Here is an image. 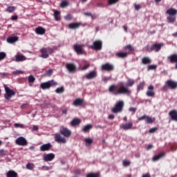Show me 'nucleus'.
Masks as SVG:
<instances>
[{"instance_id": "14", "label": "nucleus", "mask_w": 177, "mask_h": 177, "mask_svg": "<svg viewBox=\"0 0 177 177\" xmlns=\"http://www.w3.org/2000/svg\"><path fill=\"white\" fill-rule=\"evenodd\" d=\"M164 46V43L154 44L151 46L152 52H160L161 50V48Z\"/></svg>"}, {"instance_id": "21", "label": "nucleus", "mask_w": 177, "mask_h": 177, "mask_svg": "<svg viewBox=\"0 0 177 177\" xmlns=\"http://www.w3.org/2000/svg\"><path fill=\"white\" fill-rule=\"evenodd\" d=\"M82 24L80 22L71 23L68 24V28L71 30H77L81 27Z\"/></svg>"}, {"instance_id": "28", "label": "nucleus", "mask_w": 177, "mask_h": 177, "mask_svg": "<svg viewBox=\"0 0 177 177\" xmlns=\"http://www.w3.org/2000/svg\"><path fill=\"white\" fill-rule=\"evenodd\" d=\"M80 124H81V119L80 118H75L71 122V127H77Z\"/></svg>"}, {"instance_id": "38", "label": "nucleus", "mask_w": 177, "mask_h": 177, "mask_svg": "<svg viewBox=\"0 0 177 177\" xmlns=\"http://www.w3.org/2000/svg\"><path fill=\"white\" fill-rule=\"evenodd\" d=\"M54 17H55V20H57V21L60 20V12L57 10H55Z\"/></svg>"}, {"instance_id": "42", "label": "nucleus", "mask_w": 177, "mask_h": 177, "mask_svg": "<svg viewBox=\"0 0 177 177\" xmlns=\"http://www.w3.org/2000/svg\"><path fill=\"white\" fill-rule=\"evenodd\" d=\"M60 133L64 136H67V128H62L60 129Z\"/></svg>"}, {"instance_id": "15", "label": "nucleus", "mask_w": 177, "mask_h": 177, "mask_svg": "<svg viewBox=\"0 0 177 177\" xmlns=\"http://www.w3.org/2000/svg\"><path fill=\"white\" fill-rule=\"evenodd\" d=\"M67 70L71 74H75L77 73V66L72 63L67 64Z\"/></svg>"}, {"instance_id": "27", "label": "nucleus", "mask_w": 177, "mask_h": 177, "mask_svg": "<svg viewBox=\"0 0 177 177\" xmlns=\"http://www.w3.org/2000/svg\"><path fill=\"white\" fill-rule=\"evenodd\" d=\"M162 157H165V153L162 152L156 156H154L152 158V161H158V160H160V158H162Z\"/></svg>"}, {"instance_id": "50", "label": "nucleus", "mask_w": 177, "mask_h": 177, "mask_svg": "<svg viewBox=\"0 0 177 177\" xmlns=\"http://www.w3.org/2000/svg\"><path fill=\"white\" fill-rule=\"evenodd\" d=\"M131 165V161L129 160H123V166L124 167H129Z\"/></svg>"}, {"instance_id": "4", "label": "nucleus", "mask_w": 177, "mask_h": 177, "mask_svg": "<svg viewBox=\"0 0 177 177\" xmlns=\"http://www.w3.org/2000/svg\"><path fill=\"white\" fill-rule=\"evenodd\" d=\"M177 82L172 80H168L165 82V84L163 86V91H168V89H176Z\"/></svg>"}, {"instance_id": "39", "label": "nucleus", "mask_w": 177, "mask_h": 177, "mask_svg": "<svg viewBox=\"0 0 177 177\" xmlns=\"http://www.w3.org/2000/svg\"><path fill=\"white\" fill-rule=\"evenodd\" d=\"M100 174L99 173H88L86 177H100Z\"/></svg>"}, {"instance_id": "52", "label": "nucleus", "mask_w": 177, "mask_h": 177, "mask_svg": "<svg viewBox=\"0 0 177 177\" xmlns=\"http://www.w3.org/2000/svg\"><path fill=\"white\" fill-rule=\"evenodd\" d=\"M24 72H23V71H15L12 72V74H14V75H19V74H23Z\"/></svg>"}, {"instance_id": "25", "label": "nucleus", "mask_w": 177, "mask_h": 177, "mask_svg": "<svg viewBox=\"0 0 177 177\" xmlns=\"http://www.w3.org/2000/svg\"><path fill=\"white\" fill-rule=\"evenodd\" d=\"M132 127H133V124L132 122L122 124L121 128L124 129V131H128V129H132Z\"/></svg>"}, {"instance_id": "64", "label": "nucleus", "mask_w": 177, "mask_h": 177, "mask_svg": "<svg viewBox=\"0 0 177 177\" xmlns=\"http://www.w3.org/2000/svg\"><path fill=\"white\" fill-rule=\"evenodd\" d=\"M142 177H151V176H150V174L147 173L145 174H143Z\"/></svg>"}, {"instance_id": "6", "label": "nucleus", "mask_w": 177, "mask_h": 177, "mask_svg": "<svg viewBox=\"0 0 177 177\" xmlns=\"http://www.w3.org/2000/svg\"><path fill=\"white\" fill-rule=\"evenodd\" d=\"M57 85V82L55 80H50L46 82H43L40 84V88L43 90L49 89L50 86H56Z\"/></svg>"}, {"instance_id": "12", "label": "nucleus", "mask_w": 177, "mask_h": 177, "mask_svg": "<svg viewBox=\"0 0 177 177\" xmlns=\"http://www.w3.org/2000/svg\"><path fill=\"white\" fill-rule=\"evenodd\" d=\"M16 145H18V146H27L28 142L27 140L23 136L19 137L15 140Z\"/></svg>"}, {"instance_id": "60", "label": "nucleus", "mask_w": 177, "mask_h": 177, "mask_svg": "<svg viewBox=\"0 0 177 177\" xmlns=\"http://www.w3.org/2000/svg\"><path fill=\"white\" fill-rule=\"evenodd\" d=\"M97 6L98 8H104V4H103V3H97Z\"/></svg>"}, {"instance_id": "11", "label": "nucleus", "mask_w": 177, "mask_h": 177, "mask_svg": "<svg viewBox=\"0 0 177 177\" xmlns=\"http://www.w3.org/2000/svg\"><path fill=\"white\" fill-rule=\"evenodd\" d=\"M54 139L55 141L57 142V143L64 144L67 142V140H66L64 137L62 136L60 133H55L54 135Z\"/></svg>"}, {"instance_id": "22", "label": "nucleus", "mask_w": 177, "mask_h": 177, "mask_svg": "<svg viewBox=\"0 0 177 177\" xmlns=\"http://www.w3.org/2000/svg\"><path fill=\"white\" fill-rule=\"evenodd\" d=\"M169 115L171 117L172 121H176L177 122V111L172 110L169 113Z\"/></svg>"}, {"instance_id": "19", "label": "nucleus", "mask_w": 177, "mask_h": 177, "mask_svg": "<svg viewBox=\"0 0 177 177\" xmlns=\"http://www.w3.org/2000/svg\"><path fill=\"white\" fill-rule=\"evenodd\" d=\"M123 49L125 50L126 53H128V55H131V53L135 52V48L132 47L131 44L125 46L123 47Z\"/></svg>"}, {"instance_id": "1", "label": "nucleus", "mask_w": 177, "mask_h": 177, "mask_svg": "<svg viewBox=\"0 0 177 177\" xmlns=\"http://www.w3.org/2000/svg\"><path fill=\"white\" fill-rule=\"evenodd\" d=\"M109 92L114 96H118V95H131L132 91L129 89L123 82H120L118 85L111 84L109 87Z\"/></svg>"}, {"instance_id": "36", "label": "nucleus", "mask_w": 177, "mask_h": 177, "mask_svg": "<svg viewBox=\"0 0 177 177\" xmlns=\"http://www.w3.org/2000/svg\"><path fill=\"white\" fill-rule=\"evenodd\" d=\"M127 87H131V86H133V85H135V80L133 79H129L127 80V83H126Z\"/></svg>"}, {"instance_id": "51", "label": "nucleus", "mask_w": 177, "mask_h": 177, "mask_svg": "<svg viewBox=\"0 0 177 177\" xmlns=\"http://www.w3.org/2000/svg\"><path fill=\"white\" fill-rule=\"evenodd\" d=\"M6 57V53L4 52H0V60H3Z\"/></svg>"}, {"instance_id": "55", "label": "nucleus", "mask_w": 177, "mask_h": 177, "mask_svg": "<svg viewBox=\"0 0 177 177\" xmlns=\"http://www.w3.org/2000/svg\"><path fill=\"white\" fill-rule=\"evenodd\" d=\"M145 49L146 52H149V53L153 52V51H152V49H151V46L150 47V46H146L145 47Z\"/></svg>"}, {"instance_id": "8", "label": "nucleus", "mask_w": 177, "mask_h": 177, "mask_svg": "<svg viewBox=\"0 0 177 177\" xmlns=\"http://www.w3.org/2000/svg\"><path fill=\"white\" fill-rule=\"evenodd\" d=\"M4 88L6 91V94L4 97L7 100H9L12 97V96H15L16 95V92L15 91L10 89V88L8 87V86L4 85Z\"/></svg>"}, {"instance_id": "29", "label": "nucleus", "mask_w": 177, "mask_h": 177, "mask_svg": "<svg viewBox=\"0 0 177 177\" xmlns=\"http://www.w3.org/2000/svg\"><path fill=\"white\" fill-rule=\"evenodd\" d=\"M115 56L120 59H125V57H128V53L119 52L115 54Z\"/></svg>"}, {"instance_id": "49", "label": "nucleus", "mask_w": 177, "mask_h": 177, "mask_svg": "<svg viewBox=\"0 0 177 177\" xmlns=\"http://www.w3.org/2000/svg\"><path fill=\"white\" fill-rule=\"evenodd\" d=\"M52 74H53V69L48 70L45 73V75H47L48 77H50V75H52Z\"/></svg>"}, {"instance_id": "31", "label": "nucleus", "mask_w": 177, "mask_h": 177, "mask_svg": "<svg viewBox=\"0 0 177 177\" xmlns=\"http://www.w3.org/2000/svg\"><path fill=\"white\" fill-rule=\"evenodd\" d=\"M145 85L146 82H145V81L140 82V84L137 86L138 92L143 91L145 89Z\"/></svg>"}, {"instance_id": "44", "label": "nucleus", "mask_w": 177, "mask_h": 177, "mask_svg": "<svg viewBox=\"0 0 177 177\" xmlns=\"http://www.w3.org/2000/svg\"><path fill=\"white\" fill-rule=\"evenodd\" d=\"M56 93H63L64 92V88L63 86L59 87L55 90Z\"/></svg>"}, {"instance_id": "62", "label": "nucleus", "mask_w": 177, "mask_h": 177, "mask_svg": "<svg viewBox=\"0 0 177 177\" xmlns=\"http://www.w3.org/2000/svg\"><path fill=\"white\" fill-rule=\"evenodd\" d=\"M17 18H18L17 15H12L11 17V20H13V21L17 20Z\"/></svg>"}, {"instance_id": "37", "label": "nucleus", "mask_w": 177, "mask_h": 177, "mask_svg": "<svg viewBox=\"0 0 177 177\" xmlns=\"http://www.w3.org/2000/svg\"><path fill=\"white\" fill-rule=\"evenodd\" d=\"M15 10H16V7H15V6H8L6 9V12H8L9 13H12V12H15Z\"/></svg>"}, {"instance_id": "63", "label": "nucleus", "mask_w": 177, "mask_h": 177, "mask_svg": "<svg viewBox=\"0 0 177 177\" xmlns=\"http://www.w3.org/2000/svg\"><path fill=\"white\" fill-rule=\"evenodd\" d=\"M153 146L151 144L148 145V147L147 148V150H151V149H153Z\"/></svg>"}, {"instance_id": "9", "label": "nucleus", "mask_w": 177, "mask_h": 177, "mask_svg": "<svg viewBox=\"0 0 177 177\" xmlns=\"http://www.w3.org/2000/svg\"><path fill=\"white\" fill-rule=\"evenodd\" d=\"M145 120V124H153L156 121V118H151L149 115H144L138 118V121H143Z\"/></svg>"}, {"instance_id": "56", "label": "nucleus", "mask_w": 177, "mask_h": 177, "mask_svg": "<svg viewBox=\"0 0 177 177\" xmlns=\"http://www.w3.org/2000/svg\"><path fill=\"white\" fill-rule=\"evenodd\" d=\"M82 173V171L80 169H77L74 171V174H75V175H81Z\"/></svg>"}, {"instance_id": "47", "label": "nucleus", "mask_w": 177, "mask_h": 177, "mask_svg": "<svg viewBox=\"0 0 177 177\" xmlns=\"http://www.w3.org/2000/svg\"><path fill=\"white\" fill-rule=\"evenodd\" d=\"M84 142L86 145H92V143H93V140L91 138H86L84 139Z\"/></svg>"}, {"instance_id": "17", "label": "nucleus", "mask_w": 177, "mask_h": 177, "mask_svg": "<svg viewBox=\"0 0 177 177\" xmlns=\"http://www.w3.org/2000/svg\"><path fill=\"white\" fill-rule=\"evenodd\" d=\"M146 95L149 97H154L156 93H154V86L153 85H150L148 87V91H147Z\"/></svg>"}, {"instance_id": "26", "label": "nucleus", "mask_w": 177, "mask_h": 177, "mask_svg": "<svg viewBox=\"0 0 177 177\" xmlns=\"http://www.w3.org/2000/svg\"><path fill=\"white\" fill-rule=\"evenodd\" d=\"M24 60H27V57H26V56L20 54H17L15 55V62H24Z\"/></svg>"}, {"instance_id": "40", "label": "nucleus", "mask_w": 177, "mask_h": 177, "mask_svg": "<svg viewBox=\"0 0 177 177\" xmlns=\"http://www.w3.org/2000/svg\"><path fill=\"white\" fill-rule=\"evenodd\" d=\"M33 168H35V165L34 163H28L26 164V169L30 171L32 170Z\"/></svg>"}, {"instance_id": "34", "label": "nucleus", "mask_w": 177, "mask_h": 177, "mask_svg": "<svg viewBox=\"0 0 177 177\" xmlns=\"http://www.w3.org/2000/svg\"><path fill=\"white\" fill-rule=\"evenodd\" d=\"M19 39V37L14 36V37H9L7 39V42H8V44H13V42H16V41H17Z\"/></svg>"}, {"instance_id": "18", "label": "nucleus", "mask_w": 177, "mask_h": 177, "mask_svg": "<svg viewBox=\"0 0 177 177\" xmlns=\"http://www.w3.org/2000/svg\"><path fill=\"white\" fill-rule=\"evenodd\" d=\"M55 159V153H50L44 155L43 160L44 161H52Z\"/></svg>"}, {"instance_id": "7", "label": "nucleus", "mask_w": 177, "mask_h": 177, "mask_svg": "<svg viewBox=\"0 0 177 177\" xmlns=\"http://www.w3.org/2000/svg\"><path fill=\"white\" fill-rule=\"evenodd\" d=\"M41 57L43 59H48L49 57V55H52L53 53V49L50 47L44 48L41 50Z\"/></svg>"}, {"instance_id": "30", "label": "nucleus", "mask_w": 177, "mask_h": 177, "mask_svg": "<svg viewBox=\"0 0 177 177\" xmlns=\"http://www.w3.org/2000/svg\"><path fill=\"white\" fill-rule=\"evenodd\" d=\"M36 34H38V35H44L45 34V29L42 27H38L35 29Z\"/></svg>"}, {"instance_id": "5", "label": "nucleus", "mask_w": 177, "mask_h": 177, "mask_svg": "<svg viewBox=\"0 0 177 177\" xmlns=\"http://www.w3.org/2000/svg\"><path fill=\"white\" fill-rule=\"evenodd\" d=\"M90 49L93 50H102L103 48V41L101 40H95L93 41V45L89 46Z\"/></svg>"}, {"instance_id": "23", "label": "nucleus", "mask_w": 177, "mask_h": 177, "mask_svg": "<svg viewBox=\"0 0 177 177\" xmlns=\"http://www.w3.org/2000/svg\"><path fill=\"white\" fill-rule=\"evenodd\" d=\"M84 103H85V101L84 99L81 98H77L74 102L73 104L76 106L78 107L80 106H84Z\"/></svg>"}, {"instance_id": "54", "label": "nucleus", "mask_w": 177, "mask_h": 177, "mask_svg": "<svg viewBox=\"0 0 177 177\" xmlns=\"http://www.w3.org/2000/svg\"><path fill=\"white\" fill-rule=\"evenodd\" d=\"M60 6H61V8H66V6H67V1H63L60 3Z\"/></svg>"}, {"instance_id": "48", "label": "nucleus", "mask_w": 177, "mask_h": 177, "mask_svg": "<svg viewBox=\"0 0 177 177\" xmlns=\"http://www.w3.org/2000/svg\"><path fill=\"white\" fill-rule=\"evenodd\" d=\"M156 131H158V127H153L149 130V133H154Z\"/></svg>"}, {"instance_id": "53", "label": "nucleus", "mask_w": 177, "mask_h": 177, "mask_svg": "<svg viewBox=\"0 0 177 177\" xmlns=\"http://www.w3.org/2000/svg\"><path fill=\"white\" fill-rule=\"evenodd\" d=\"M88 67H91V64H87L84 65L83 67L81 68V71H85V70H88Z\"/></svg>"}, {"instance_id": "46", "label": "nucleus", "mask_w": 177, "mask_h": 177, "mask_svg": "<svg viewBox=\"0 0 177 177\" xmlns=\"http://www.w3.org/2000/svg\"><path fill=\"white\" fill-rule=\"evenodd\" d=\"M157 68V65H149L147 66L148 71H150V70H156Z\"/></svg>"}, {"instance_id": "33", "label": "nucleus", "mask_w": 177, "mask_h": 177, "mask_svg": "<svg viewBox=\"0 0 177 177\" xmlns=\"http://www.w3.org/2000/svg\"><path fill=\"white\" fill-rule=\"evenodd\" d=\"M6 176L7 177H17V174L16 173V171H15L13 170H9L6 173Z\"/></svg>"}, {"instance_id": "2", "label": "nucleus", "mask_w": 177, "mask_h": 177, "mask_svg": "<svg viewBox=\"0 0 177 177\" xmlns=\"http://www.w3.org/2000/svg\"><path fill=\"white\" fill-rule=\"evenodd\" d=\"M167 15L169 16L167 17V22L169 24H174L176 21L177 10L174 8H170L166 11Z\"/></svg>"}, {"instance_id": "32", "label": "nucleus", "mask_w": 177, "mask_h": 177, "mask_svg": "<svg viewBox=\"0 0 177 177\" xmlns=\"http://www.w3.org/2000/svg\"><path fill=\"white\" fill-rule=\"evenodd\" d=\"M142 64H145V65L150 64V63H151V59L149 57H144L142 59Z\"/></svg>"}, {"instance_id": "43", "label": "nucleus", "mask_w": 177, "mask_h": 177, "mask_svg": "<svg viewBox=\"0 0 177 177\" xmlns=\"http://www.w3.org/2000/svg\"><path fill=\"white\" fill-rule=\"evenodd\" d=\"M14 126L15 128H21V129H24L25 128L24 124L20 123H15Z\"/></svg>"}, {"instance_id": "10", "label": "nucleus", "mask_w": 177, "mask_h": 177, "mask_svg": "<svg viewBox=\"0 0 177 177\" xmlns=\"http://www.w3.org/2000/svg\"><path fill=\"white\" fill-rule=\"evenodd\" d=\"M84 44H74L73 50L76 52L77 55H85V50H84Z\"/></svg>"}, {"instance_id": "58", "label": "nucleus", "mask_w": 177, "mask_h": 177, "mask_svg": "<svg viewBox=\"0 0 177 177\" xmlns=\"http://www.w3.org/2000/svg\"><path fill=\"white\" fill-rule=\"evenodd\" d=\"M129 111H132V113H136V108L130 107V108L129 109Z\"/></svg>"}, {"instance_id": "24", "label": "nucleus", "mask_w": 177, "mask_h": 177, "mask_svg": "<svg viewBox=\"0 0 177 177\" xmlns=\"http://www.w3.org/2000/svg\"><path fill=\"white\" fill-rule=\"evenodd\" d=\"M51 147H52V144L48 142L47 144H44L43 145H41L40 147V150L41 151H46L48 150H50Z\"/></svg>"}, {"instance_id": "35", "label": "nucleus", "mask_w": 177, "mask_h": 177, "mask_svg": "<svg viewBox=\"0 0 177 177\" xmlns=\"http://www.w3.org/2000/svg\"><path fill=\"white\" fill-rule=\"evenodd\" d=\"M92 128H93L92 124H87V125L84 126L82 131H83V132L86 133V132H89V131H91V129H92Z\"/></svg>"}, {"instance_id": "20", "label": "nucleus", "mask_w": 177, "mask_h": 177, "mask_svg": "<svg viewBox=\"0 0 177 177\" xmlns=\"http://www.w3.org/2000/svg\"><path fill=\"white\" fill-rule=\"evenodd\" d=\"M167 60L169 62V63H171V64H174V63L177 64V54H172L167 57Z\"/></svg>"}, {"instance_id": "41", "label": "nucleus", "mask_w": 177, "mask_h": 177, "mask_svg": "<svg viewBox=\"0 0 177 177\" xmlns=\"http://www.w3.org/2000/svg\"><path fill=\"white\" fill-rule=\"evenodd\" d=\"M118 2H120V0H108V5H115Z\"/></svg>"}, {"instance_id": "45", "label": "nucleus", "mask_w": 177, "mask_h": 177, "mask_svg": "<svg viewBox=\"0 0 177 177\" xmlns=\"http://www.w3.org/2000/svg\"><path fill=\"white\" fill-rule=\"evenodd\" d=\"M28 82L32 84L35 81V77L32 76V75H30L28 76Z\"/></svg>"}, {"instance_id": "13", "label": "nucleus", "mask_w": 177, "mask_h": 177, "mask_svg": "<svg viewBox=\"0 0 177 177\" xmlns=\"http://www.w3.org/2000/svg\"><path fill=\"white\" fill-rule=\"evenodd\" d=\"M102 71H113L114 70V65L110 63H106L101 66Z\"/></svg>"}, {"instance_id": "16", "label": "nucleus", "mask_w": 177, "mask_h": 177, "mask_svg": "<svg viewBox=\"0 0 177 177\" xmlns=\"http://www.w3.org/2000/svg\"><path fill=\"white\" fill-rule=\"evenodd\" d=\"M86 80H94L97 77V72L96 71H92L85 75Z\"/></svg>"}, {"instance_id": "3", "label": "nucleus", "mask_w": 177, "mask_h": 177, "mask_svg": "<svg viewBox=\"0 0 177 177\" xmlns=\"http://www.w3.org/2000/svg\"><path fill=\"white\" fill-rule=\"evenodd\" d=\"M124 101L120 100L118 101L112 108L111 111L114 113V114H118V113H122V110H124Z\"/></svg>"}, {"instance_id": "59", "label": "nucleus", "mask_w": 177, "mask_h": 177, "mask_svg": "<svg viewBox=\"0 0 177 177\" xmlns=\"http://www.w3.org/2000/svg\"><path fill=\"white\" fill-rule=\"evenodd\" d=\"M110 80V77H104L103 78H102V81L104 82H107V81H109Z\"/></svg>"}, {"instance_id": "61", "label": "nucleus", "mask_w": 177, "mask_h": 177, "mask_svg": "<svg viewBox=\"0 0 177 177\" xmlns=\"http://www.w3.org/2000/svg\"><path fill=\"white\" fill-rule=\"evenodd\" d=\"M115 115L114 114H111L108 116L109 120H114Z\"/></svg>"}, {"instance_id": "57", "label": "nucleus", "mask_w": 177, "mask_h": 177, "mask_svg": "<svg viewBox=\"0 0 177 177\" xmlns=\"http://www.w3.org/2000/svg\"><path fill=\"white\" fill-rule=\"evenodd\" d=\"M134 8L136 10H140V9H142V6L139 4H135Z\"/></svg>"}]
</instances>
